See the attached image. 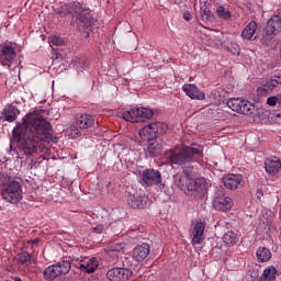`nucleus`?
Returning a JSON list of instances; mask_svg holds the SVG:
<instances>
[{
  "label": "nucleus",
  "instance_id": "obj_25",
  "mask_svg": "<svg viewBox=\"0 0 281 281\" xmlns=\"http://www.w3.org/2000/svg\"><path fill=\"white\" fill-rule=\"evenodd\" d=\"M222 240L224 245H227V247H234L236 243H238V235L232 231L224 234L222 237Z\"/></svg>",
  "mask_w": 281,
  "mask_h": 281
},
{
  "label": "nucleus",
  "instance_id": "obj_41",
  "mask_svg": "<svg viewBox=\"0 0 281 281\" xmlns=\"http://www.w3.org/2000/svg\"><path fill=\"white\" fill-rule=\"evenodd\" d=\"M119 246L115 245L114 248H112V251H120V248H117Z\"/></svg>",
  "mask_w": 281,
  "mask_h": 281
},
{
  "label": "nucleus",
  "instance_id": "obj_3",
  "mask_svg": "<svg viewBox=\"0 0 281 281\" xmlns=\"http://www.w3.org/2000/svg\"><path fill=\"white\" fill-rule=\"evenodd\" d=\"M58 14L60 16H67V14H71L80 32L85 30H91V27L95 25V18H93L91 14V10L80 4L79 2L63 4Z\"/></svg>",
  "mask_w": 281,
  "mask_h": 281
},
{
  "label": "nucleus",
  "instance_id": "obj_10",
  "mask_svg": "<svg viewBox=\"0 0 281 281\" xmlns=\"http://www.w3.org/2000/svg\"><path fill=\"white\" fill-rule=\"evenodd\" d=\"M213 200V207L220 212H229L234 207V200L229 196H225L224 189L218 191Z\"/></svg>",
  "mask_w": 281,
  "mask_h": 281
},
{
  "label": "nucleus",
  "instance_id": "obj_19",
  "mask_svg": "<svg viewBox=\"0 0 281 281\" xmlns=\"http://www.w3.org/2000/svg\"><path fill=\"white\" fill-rule=\"evenodd\" d=\"M150 255V245L143 243L133 250V258L136 262H144Z\"/></svg>",
  "mask_w": 281,
  "mask_h": 281
},
{
  "label": "nucleus",
  "instance_id": "obj_16",
  "mask_svg": "<svg viewBox=\"0 0 281 281\" xmlns=\"http://www.w3.org/2000/svg\"><path fill=\"white\" fill-rule=\"evenodd\" d=\"M281 32V11L274 14L267 23L266 36H276Z\"/></svg>",
  "mask_w": 281,
  "mask_h": 281
},
{
  "label": "nucleus",
  "instance_id": "obj_29",
  "mask_svg": "<svg viewBox=\"0 0 281 281\" xmlns=\"http://www.w3.org/2000/svg\"><path fill=\"white\" fill-rule=\"evenodd\" d=\"M226 49L232 56H240V46L237 43H231Z\"/></svg>",
  "mask_w": 281,
  "mask_h": 281
},
{
  "label": "nucleus",
  "instance_id": "obj_8",
  "mask_svg": "<svg viewBox=\"0 0 281 281\" xmlns=\"http://www.w3.org/2000/svg\"><path fill=\"white\" fill-rule=\"evenodd\" d=\"M69 271H71V263L63 260L44 269L43 276L45 280L52 281L56 280L58 276H67Z\"/></svg>",
  "mask_w": 281,
  "mask_h": 281
},
{
  "label": "nucleus",
  "instance_id": "obj_20",
  "mask_svg": "<svg viewBox=\"0 0 281 281\" xmlns=\"http://www.w3.org/2000/svg\"><path fill=\"white\" fill-rule=\"evenodd\" d=\"M205 224L203 222H196L192 229V245H201L205 240Z\"/></svg>",
  "mask_w": 281,
  "mask_h": 281
},
{
  "label": "nucleus",
  "instance_id": "obj_6",
  "mask_svg": "<svg viewBox=\"0 0 281 281\" xmlns=\"http://www.w3.org/2000/svg\"><path fill=\"white\" fill-rule=\"evenodd\" d=\"M168 132V124L161 122H154L145 125L139 130L138 135L143 142H155L159 135H165Z\"/></svg>",
  "mask_w": 281,
  "mask_h": 281
},
{
  "label": "nucleus",
  "instance_id": "obj_37",
  "mask_svg": "<svg viewBox=\"0 0 281 281\" xmlns=\"http://www.w3.org/2000/svg\"><path fill=\"white\" fill-rule=\"evenodd\" d=\"M184 21H192V14H190V11H186L183 13Z\"/></svg>",
  "mask_w": 281,
  "mask_h": 281
},
{
  "label": "nucleus",
  "instance_id": "obj_22",
  "mask_svg": "<svg viewBox=\"0 0 281 281\" xmlns=\"http://www.w3.org/2000/svg\"><path fill=\"white\" fill-rule=\"evenodd\" d=\"M265 168L266 172L270 175V177H276V175L281 170V161L279 158L267 159L265 161Z\"/></svg>",
  "mask_w": 281,
  "mask_h": 281
},
{
  "label": "nucleus",
  "instance_id": "obj_11",
  "mask_svg": "<svg viewBox=\"0 0 281 281\" xmlns=\"http://www.w3.org/2000/svg\"><path fill=\"white\" fill-rule=\"evenodd\" d=\"M14 58H16V49L9 44H3L0 46V65L3 67H12V63H14Z\"/></svg>",
  "mask_w": 281,
  "mask_h": 281
},
{
  "label": "nucleus",
  "instance_id": "obj_39",
  "mask_svg": "<svg viewBox=\"0 0 281 281\" xmlns=\"http://www.w3.org/2000/svg\"><path fill=\"white\" fill-rule=\"evenodd\" d=\"M30 245H38V238H35V239H31L29 241Z\"/></svg>",
  "mask_w": 281,
  "mask_h": 281
},
{
  "label": "nucleus",
  "instance_id": "obj_31",
  "mask_svg": "<svg viewBox=\"0 0 281 281\" xmlns=\"http://www.w3.org/2000/svg\"><path fill=\"white\" fill-rule=\"evenodd\" d=\"M201 19L202 21H210V16H212V12L209 7H200Z\"/></svg>",
  "mask_w": 281,
  "mask_h": 281
},
{
  "label": "nucleus",
  "instance_id": "obj_34",
  "mask_svg": "<svg viewBox=\"0 0 281 281\" xmlns=\"http://www.w3.org/2000/svg\"><path fill=\"white\" fill-rule=\"evenodd\" d=\"M147 148H148V153H149V155H151V157H157V155H159V151H154L155 145L153 143H150Z\"/></svg>",
  "mask_w": 281,
  "mask_h": 281
},
{
  "label": "nucleus",
  "instance_id": "obj_4",
  "mask_svg": "<svg viewBox=\"0 0 281 281\" xmlns=\"http://www.w3.org/2000/svg\"><path fill=\"white\" fill-rule=\"evenodd\" d=\"M0 192L8 203H19L23 199V180L0 173Z\"/></svg>",
  "mask_w": 281,
  "mask_h": 281
},
{
  "label": "nucleus",
  "instance_id": "obj_18",
  "mask_svg": "<svg viewBox=\"0 0 281 281\" xmlns=\"http://www.w3.org/2000/svg\"><path fill=\"white\" fill-rule=\"evenodd\" d=\"M182 91L191 98V100H205V93H203L193 83H184L182 86Z\"/></svg>",
  "mask_w": 281,
  "mask_h": 281
},
{
  "label": "nucleus",
  "instance_id": "obj_35",
  "mask_svg": "<svg viewBox=\"0 0 281 281\" xmlns=\"http://www.w3.org/2000/svg\"><path fill=\"white\" fill-rule=\"evenodd\" d=\"M104 232V225L99 224L92 228L93 234H102Z\"/></svg>",
  "mask_w": 281,
  "mask_h": 281
},
{
  "label": "nucleus",
  "instance_id": "obj_15",
  "mask_svg": "<svg viewBox=\"0 0 281 281\" xmlns=\"http://www.w3.org/2000/svg\"><path fill=\"white\" fill-rule=\"evenodd\" d=\"M223 184L227 190H238L245 186L243 175L228 173L223 177Z\"/></svg>",
  "mask_w": 281,
  "mask_h": 281
},
{
  "label": "nucleus",
  "instance_id": "obj_26",
  "mask_svg": "<svg viewBox=\"0 0 281 281\" xmlns=\"http://www.w3.org/2000/svg\"><path fill=\"white\" fill-rule=\"evenodd\" d=\"M256 254L258 262H269L271 260V250L267 247H259Z\"/></svg>",
  "mask_w": 281,
  "mask_h": 281
},
{
  "label": "nucleus",
  "instance_id": "obj_40",
  "mask_svg": "<svg viewBox=\"0 0 281 281\" xmlns=\"http://www.w3.org/2000/svg\"><path fill=\"white\" fill-rule=\"evenodd\" d=\"M14 281H23V279H21V277H13Z\"/></svg>",
  "mask_w": 281,
  "mask_h": 281
},
{
  "label": "nucleus",
  "instance_id": "obj_9",
  "mask_svg": "<svg viewBox=\"0 0 281 281\" xmlns=\"http://www.w3.org/2000/svg\"><path fill=\"white\" fill-rule=\"evenodd\" d=\"M123 120L126 122L137 123L144 122V120H150L155 112L148 108H134L123 112Z\"/></svg>",
  "mask_w": 281,
  "mask_h": 281
},
{
  "label": "nucleus",
  "instance_id": "obj_32",
  "mask_svg": "<svg viewBox=\"0 0 281 281\" xmlns=\"http://www.w3.org/2000/svg\"><path fill=\"white\" fill-rule=\"evenodd\" d=\"M50 45H55L56 47H60L61 45H65V41L58 36L50 37Z\"/></svg>",
  "mask_w": 281,
  "mask_h": 281
},
{
  "label": "nucleus",
  "instance_id": "obj_5",
  "mask_svg": "<svg viewBox=\"0 0 281 281\" xmlns=\"http://www.w3.org/2000/svg\"><path fill=\"white\" fill-rule=\"evenodd\" d=\"M194 157L203 159V147L200 145L184 146L182 148H173L167 153V159L176 166H183L188 161H194Z\"/></svg>",
  "mask_w": 281,
  "mask_h": 281
},
{
  "label": "nucleus",
  "instance_id": "obj_1",
  "mask_svg": "<svg viewBox=\"0 0 281 281\" xmlns=\"http://www.w3.org/2000/svg\"><path fill=\"white\" fill-rule=\"evenodd\" d=\"M13 142L22 148L24 155L38 153L41 144H58V137L54 136L52 123L37 113H29L13 128Z\"/></svg>",
  "mask_w": 281,
  "mask_h": 281
},
{
  "label": "nucleus",
  "instance_id": "obj_30",
  "mask_svg": "<svg viewBox=\"0 0 281 281\" xmlns=\"http://www.w3.org/2000/svg\"><path fill=\"white\" fill-rule=\"evenodd\" d=\"M7 122H15L16 121V109L11 108L9 111L4 114Z\"/></svg>",
  "mask_w": 281,
  "mask_h": 281
},
{
  "label": "nucleus",
  "instance_id": "obj_2",
  "mask_svg": "<svg viewBox=\"0 0 281 281\" xmlns=\"http://www.w3.org/2000/svg\"><path fill=\"white\" fill-rule=\"evenodd\" d=\"M173 182L180 190H187L186 194L194 199H203L207 194V182L205 179H194L192 167L183 169V175H175Z\"/></svg>",
  "mask_w": 281,
  "mask_h": 281
},
{
  "label": "nucleus",
  "instance_id": "obj_13",
  "mask_svg": "<svg viewBox=\"0 0 281 281\" xmlns=\"http://www.w3.org/2000/svg\"><path fill=\"white\" fill-rule=\"evenodd\" d=\"M127 203L133 210H144L148 203V196L144 192L128 193Z\"/></svg>",
  "mask_w": 281,
  "mask_h": 281
},
{
  "label": "nucleus",
  "instance_id": "obj_33",
  "mask_svg": "<svg viewBox=\"0 0 281 281\" xmlns=\"http://www.w3.org/2000/svg\"><path fill=\"white\" fill-rule=\"evenodd\" d=\"M277 103L280 104L279 94L278 95H273V97H269L267 99V104H269V106H276Z\"/></svg>",
  "mask_w": 281,
  "mask_h": 281
},
{
  "label": "nucleus",
  "instance_id": "obj_21",
  "mask_svg": "<svg viewBox=\"0 0 281 281\" xmlns=\"http://www.w3.org/2000/svg\"><path fill=\"white\" fill-rule=\"evenodd\" d=\"M257 31H258V23H256V21H251L241 31L243 41H256V38H258V35L256 34Z\"/></svg>",
  "mask_w": 281,
  "mask_h": 281
},
{
  "label": "nucleus",
  "instance_id": "obj_28",
  "mask_svg": "<svg viewBox=\"0 0 281 281\" xmlns=\"http://www.w3.org/2000/svg\"><path fill=\"white\" fill-rule=\"evenodd\" d=\"M216 14L224 21H229V19H232V12L223 5L216 8Z\"/></svg>",
  "mask_w": 281,
  "mask_h": 281
},
{
  "label": "nucleus",
  "instance_id": "obj_27",
  "mask_svg": "<svg viewBox=\"0 0 281 281\" xmlns=\"http://www.w3.org/2000/svg\"><path fill=\"white\" fill-rule=\"evenodd\" d=\"M18 265H30L32 262V255L27 251H21L15 257Z\"/></svg>",
  "mask_w": 281,
  "mask_h": 281
},
{
  "label": "nucleus",
  "instance_id": "obj_42",
  "mask_svg": "<svg viewBox=\"0 0 281 281\" xmlns=\"http://www.w3.org/2000/svg\"><path fill=\"white\" fill-rule=\"evenodd\" d=\"M257 194H262V191H258Z\"/></svg>",
  "mask_w": 281,
  "mask_h": 281
},
{
  "label": "nucleus",
  "instance_id": "obj_38",
  "mask_svg": "<svg viewBox=\"0 0 281 281\" xmlns=\"http://www.w3.org/2000/svg\"><path fill=\"white\" fill-rule=\"evenodd\" d=\"M278 83H279V82H278V80H276V79H271V80H270V86H271V87H278Z\"/></svg>",
  "mask_w": 281,
  "mask_h": 281
},
{
  "label": "nucleus",
  "instance_id": "obj_24",
  "mask_svg": "<svg viewBox=\"0 0 281 281\" xmlns=\"http://www.w3.org/2000/svg\"><path fill=\"white\" fill-rule=\"evenodd\" d=\"M276 276H278V269L273 266H269L263 270L262 276L260 277V281H272L276 280Z\"/></svg>",
  "mask_w": 281,
  "mask_h": 281
},
{
  "label": "nucleus",
  "instance_id": "obj_12",
  "mask_svg": "<svg viewBox=\"0 0 281 281\" xmlns=\"http://www.w3.org/2000/svg\"><path fill=\"white\" fill-rule=\"evenodd\" d=\"M140 181L143 186H159L161 183V172L155 169H145L142 172Z\"/></svg>",
  "mask_w": 281,
  "mask_h": 281
},
{
  "label": "nucleus",
  "instance_id": "obj_7",
  "mask_svg": "<svg viewBox=\"0 0 281 281\" xmlns=\"http://www.w3.org/2000/svg\"><path fill=\"white\" fill-rule=\"evenodd\" d=\"M226 104L228 109L235 111V113H241L243 115H254L257 111L256 104L240 98L229 99Z\"/></svg>",
  "mask_w": 281,
  "mask_h": 281
},
{
  "label": "nucleus",
  "instance_id": "obj_17",
  "mask_svg": "<svg viewBox=\"0 0 281 281\" xmlns=\"http://www.w3.org/2000/svg\"><path fill=\"white\" fill-rule=\"evenodd\" d=\"M77 267L82 273H95L98 267H100V261H98V258L92 257L81 261Z\"/></svg>",
  "mask_w": 281,
  "mask_h": 281
},
{
  "label": "nucleus",
  "instance_id": "obj_14",
  "mask_svg": "<svg viewBox=\"0 0 281 281\" xmlns=\"http://www.w3.org/2000/svg\"><path fill=\"white\" fill-rule=\"evenodd\" d=\"M133 277V271L126 268H112L106 272V278L110 281H128Z\"/></svg>",
  "mask_w": 281,
  "mask_h": 281
},
{
  "label": "nucleus",
  "instance_id": "obj_23",
  "mask_svg": "<svg viewBox=\"0 0 281 281\" xmlns=\"http://www.w3.org/2000/svg\"><path fill=\"white\" fill-rule=\"evenodd\" d=\"M95 124V117L91 114H81L77 117V126L81 131L91 128Z\"/></svg>",
  "mask_w": 281,
  "mask_h": 281
},
{
  "label": "nucleus",
  "instance_id": "obj_36",
  "mask_svg": "<svg viewBox=\"0 0 281 281\" xmlns=\"http://www.w3.org/2000/svg\"><path fill=\"white\" fill-rule=\"evenodd\" d=\"M210 0H200V8H209Z\"/></svg>",
  "mask_w": 281,
  "mask_h": 281
}]
</instances>
